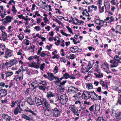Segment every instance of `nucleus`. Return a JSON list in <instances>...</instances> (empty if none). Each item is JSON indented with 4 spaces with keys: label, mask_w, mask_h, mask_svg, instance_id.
<instances>
[{
    "label": "nucleus",
    "mask_w": 121,
    "mask_h": 121,
    "mask_svg": "<svg viewBox=\"0 0 121 121\" xmlns=\"http://www.w3.org/2000/svg\"><path fill=\"white\" fill-rule=\"evenodd\" d=\"M93 95V94H92V92H89L85 91L82 94V97L83 99L87 100V99H89V98L92 99L91 96Z\"/></svg>",
    "instance_id": "1"
},
{
    "label": "nucleus",
    "mask_w": 121,
    "mask_h": 121,
    "mask_svg": "<svg viewBox=\"0 0 121 121\" xmlns=\"http://www.w3.org/2000/svg\"><path fill=\"white\" fill-rule=\"evenodd\" d=\"M119 58H120L118 56L116 55L114 57V59L110 60V62L112 63V64L110 65L111 68L116 67L117 66L119 60Z\"/></svg>",
    "instance_id": "2"
},
{
    "label": "nucleus",
    "mask_w": 121,
    "mask_h": 121,
    "mask_svg": "<svg viewBox=\"0 0 121 121\" xmlns=\"http://www.w3.org/2000/svg\"><path fill=\"white\" fill-rule=\"evenodd\" d=\"M60 98V100L59 98L57 99V101H58L59 100H60L61 104L63 105H64L66 104L68 100V98L66 95L64 94L61 95Z\"/></svg>",
    "instance_id": "3"
},
{
    "label": "nucleus",
    "mask_w": 121,
    "mask_h": 121,
    "mask_svg": "<svg viewBox=\"0 0 121 121\" xmlns=\"http://www.w3.org/2000/svg\"><path fill=\"white\" fill-rule=\"evenodd\" d=\"M53 115L55 117H58L60 115L61 112L60 110H59L56 108L52 109Z\"/></svg>",
    "instance_id": "4"
},
{
    "label": "nucleus",
    "mask_w": 121,
    "mask_h": 121,
    "mask_svg": "<svg viewBox=\"0 0 121 121\" xmlns=\"http://www.w3.org/2000/svg\"><path fill=\"white\" fill-rule=\"evenodd\" d=\"M16 62L15 60H10L9 62H7L5 64V65L7 66L8 67H10L14 64H15Z\"/></svg>",
    "instance_id": "5"
},
{
    "label": "nucleus",
    "mask_w": 121,
    "mask_h": 121,
    "mask_svg": "<svg viewBox=\"0 0 121 121\" xmlns=\"http://www.w3.org/2000/svg\"><path fill=\"white\" fill-rule=\"evenodd\" d=\"M12 18L13 17L10 16H8L4 18V19L5 20L3 22V23L5 25L7 23L10 22H11V20Z\"/></svg>",
    "instance_id": "6"
},
{
    "label": "nucleus",
    "mask_w": 121,
    "mask_h": 121,
    "mask_svg": "<svg viewBox=\"0 0 121 121\" xmlns=\"http://www.w3.org/2000/svg\"><path fill=\"white\" fill-rule=\"evenodd\" d=\"M44 114L45 115L49 116L51 115L52 113V110H51L49 108H46L44 109Z\"/></svg>",
    "instance_id": "7"
},
{
    "label": "nucleus",
    "mask_w": 121,
    "mask_h": 121,
    "mask_svg": "<svg viewBox=\"0 0 121 121\" xmlns=\"http://www.w3.org/2000/svg\"><path fill=\"white\" fill-rule=\"evenodd\" d=\"M5 55L4 57L6 58H7L8 57L11 56L12 55V51L10 50L7 49L5 51Z\"/></svg>",
    "instance_id": "8"
},
{
    "label": "nucleus",
    "mask_w": 121,
    "mask_h": 121,
    "mask_svg": "<svg viewBox=\"0 0 121 121\" xmlns=\"http://www.w3.org/2000/svg\"><path fill=\"white\" fill-rule=\"evenodd\" d=\"M23 110L20 106H17L16 107L14 111V113L15 115L17 114L18 113H21V112Z\"/></svg>",
    "instance_id": "9"
},
{
    "label": "nucleus",
    "mask_w": 121,
    "mask_h": 121,
    "mask_svg": "<svg viewBox=\"0 0 121 121\" xmlns=\"http://www.w3.org/2000/svg\"><path fill=\"white\" fill-rule=\"evenodd\" d=\"M48 78L51 81H52L54 79L55 77L53 74L51 73H48Z\"/></svg>",
    "instance_id": "10"
},
{
    "label": "nucleus",
    "mask_w": 121,
    "mask_h": 121,
    "mask_svg": "<svg viewBox=\"0 0 121 121\" xmlns=\"http://www.w3.org/2000/svg\"><path fill=\"white\" fill-rule=\"evenodd\" d=\"M7 90L5 89H1L0 90V96L2 97L6 95L7 94Z\"/></svg>",
    "instance_id": "11"
},
{
    "label": "nucleus",
    "mask_w": 121,
    "mask_h": 121,
    "mask_svg": "<svg viewBox=\"0 0 121 121\" xmlns=\"http://www.w3.org/2000/svg\"><path fill=\"white\" fill-rule=\"evenodd\" d=\"M28 104L30 105H32L35 104L34 100L31 97H28L27 101Z\"/></svg>",
    "instance_id": "12"
},
{
    "label": "nucleus",
    "mask_w": 121,
    "mask_h": 121,
    "mask_svg": "<svg viewBox=\"0 0 121 121\" xmlns=\"http://www.w3.org/2000/svg\"><path fill=\"white\" fill-rule=\"evenodd\" d=\"M32 87V89H35L39 85V84L38 83V82L36 81L32 82L31 84Z\"/></svg>",
    "instance_id": "13"
},
{
    "label": "nucleus",
    "mask_w": 121,
    "mask_h": 121,
    "mask_svg": "<svg viewBox=\"0 0 121 121\" xmlns=\"http://www.w3.org/2000/svg\"><path fill=\"white\" fill-rule=\"evenodd\" d=\"M39 63L37 64L34 61H33L31 63V64L30 65V67H35V68H39Z\"/></svg>",
    "instance_id": "14"
},
{
    "label": "nucleus",
    "mask_w": 121,
    "mask_h": 121,
    "mask_svg": "<svg viewBox=\"0 0 121 121\" xmlns=\"http://www.w3.org/2000/svg\"><path fill=\"white\" fill-rule=\"evenodd\" d=\"M35 100L36 104H38V105H40L43 104L41 100L39 98L35 97Z\"/></svg>",
    "instance_id": "15"
},
{
    "label": "nucleus",
    "mask_w": 121,
    "mask_h": 121,
    "mask_svg": "<svg viewBox=\"0 0 121 121\" xmlns=\"http://www.w3.org/2000/svg\"><path fill=\"white\" fill-rule=\"evenodd\" d=\"M42 102L43 104V103L46 107V108H49V104H48L47 100L45 99L44 98H43Z\"/></svg>",
    "instance_id": "16"
},
{
    "label": "nucleus",
    "mask_w": 121,
    "mask_h": 121,
    "mask_svg": "<svg viewBox=\"0 0 121 121\" xmlns=\"http://www.w3.org/2000/svg\"><path fill=\"white\" fill-rule=\"evenodd\" d=\"M77 89L73 86H70L69 87L68 91L73 93L74 92L76 91Z\"/></svg>",
    "instance_id": "17"
},
{
    "label": "nucleus",
    "mask_w": 121,
    "mask_h": 121,
    "mask_svg": "<svg viewBox=\"0 0 121 121\" xmlns=\"http://www.w3.org/2000/svg\"><path fill=\"white\" fill-rule=\"evenodd\" d=\"M2 117L6 121L8 120L9 121L10 120V117L6 114H4L2 116Z\"/></svg>",
    "instance_id": "18"
},
{
    "label": "nucleus",
    "mask_w": 121,
    "mask_h": 121,
    "mask_svg": "<svg viewBox=\"0 0 121 121\" xmlns=\"http://www.w3.org/2000/svg\"><path fill=\"white\" fill-rule=\"evenodd\" d=\"M22 117L24 119L29 121L30 120V118L28 116L25 114H23L22 116Z\"/></svg>",
    "instance_id": "19"
},
{
    "label": "nucleus",
    "mask_w": 121,
    "mask_h": 121,
    "mask_svg": "<svg viewBox=\"0 0 121 121\" xmlns=\"http://www.w3.org/2000/svg\"><path fill=\"white\" fill-rule=\"evenodd\" d=\"M47 96L48 98H49L51 97H53L54 96V95L52 92L50 91L48 93Z\"/></svg>",
    "instance_id": "20"
},
{
    "label": "nucleus",
    "mask_w": 121,
    "mask_h": 121,
    "mask_svg": "<svg viewBox=\"0 0 121 121\" xmlns=\"http://www.w3.org/2000/svg\"><path fill=\"white\" fill-rule=\"evenodd\" d=\"M55 80H57L54 81V82L56 83V85L57 84H58L60 83L61 82V81L59 79V78L57 77H55L54 78Z\"/></svg>",
    "instance_id": "21"
},
{
    "label": "nucleus",
    "mask_w": 121,
    "mask_h": 121,
    "mask_svg": "<svg viewBox=\"0 0 121 121\" xmlns=\"http://www.w3.org/2000/svg\"><path fill=\"white\" fill-rule=\"evenodd\" d=\"M63 76L64 78L65 79H67L69 77V74L68 73H65L63 75Z\"/></svg>",
    "instance_id": "22"
},
{
    "label": "nucleus",
    "mask_w": 121,
    "mask_h": 121,
    "mask_svg": "<svg viewBox=\"0 0 121 121\" xmlns=\"http://www.w3.org/2000/svg\"><path fill=\"white\" fill-rule=\"evenodd\" d=\"M86 86L89 89H91L93 88V86L92 84L88 83L86 85Z\"/></svg>",
    "instance_id": "23"
},
{
    "label": "nucleus",
    "mask_w": 121,
    "mask_h": 121,
    "mask_svg": "<svg viewBox=\"0 0 121 121\" xmlns=\"http://www.w3.org/2000/svg\"><path fill=\"white\" fill-rule=\"evenodd\" d=\"M96 71H97L98 73H99V74L96 75V77L98 78L102 77L103 75L102 74V73H100L99 72V70H97V69Z\"/></svg>",
    "instance_id": "24"
},
{
    "label": "nucleus",
    "mask_w": 121,
    "mask_h": 121,
    "mask_svg": "<svg viewBox=\"0 0 121 121\" xmlns=\"http://www.w3.org/2000/svg\"><path fill=\"white\" fill-rule=\"evenodd\" d=\"M117 117L118 119L121 118V112H118L117 114Z\"/></svg>",
    "instance_id": "25"
},
{
    "label": "nucleus",
    "mask_w": 121,
    "mask_h": 121,
    "mask_svg": "<svg viewBox=\"0 0 121 121\" xmlns=\"http://www.w3.org/2000/svg\"><path fill=\"white\" fill-rule=\"evenodd\" d=\"M39 89L40 90H43L44 91L45 90L46 87L45 86H38Z\"/></svg>",
    "instance_id": "26"
},
{
    "label": "nucleus",
    "mask_w": 121,
    "mask_h": 121,
    "mask_svg": "<svg viewBox=\"0 0 121 121\" xmlns=\"http://www.w3.org/2000/svg\"><path fill=\"white\" fill-rule=\"evenodd\" d=\"M71 110L72 111L74 115H76V113L78 111V110L76 111V109H75L74 108H71Z\"/></svg>",
    "instance_id": "27"
},
{
    "label": "nucleus",
    "mask_w": 121,
    "mask_h": 121,
    "mask_svg": "<svg viewBox=\"0 0 121 121\" xmlns=\"http://www.w3.org/2000/svg\"><path fill=\"white\" fill-rule=\"evenodd\" d=\"M16 104L18 105L17 106H20V104L22 101L20 100H18L15 101Z\"/></svg>",
    "instance_id": "28"
},
{
    "label": "nucleus",
    "mask_w": 121,
    "mask_h": 121,
    "mask_svg": "<svg viewBox=\"0 0 121 121\" xmlns=\"http://www.w3.org/2000/svg\"><path fill=\"white\" fill-rule=\"evenodd\" d=\"M6 74L7 77L10 76L13 74V73L12 72H8L5 73Z\"/></svg>",
    "instance_id": "29"
},
{
    "label": "nucleus",
    "mask_w": 121,
    "mask_h": 121,
    "mask_svg": "<svg viewBox=\"0 0 121 121\" xmlns=\"http://www.w3.org/2000/svg\"><path fill=\"white\" fill-rule=\"evenodd\" d=\"M104 121V120L102 117H99L97 120V121Z\"/></svg>",
    "instance_id": "30"
},
{
    "label": "nucleus",
    "mask_w": 121,
    "mask_h": 121,
    "mask_svg": "<svg viewBox=\"0 0 121 121\" xmlns=\"http://www.w3.org/2000/svg\"><path fill=\"white\" fill-rule=\"evenodd\" d=\"M66 28L67 29L69 32L71 33L72 34H73L72 31V30L70 28L69 26H66Z\"/></svg>",
    "instance_id": "31"
},
{
    "label": "nucleus",
    "mask_w": 121,
    "mask_h": 121,
    "mask_svg": "<svg viewBox=\"0 0 121 121\" xmlns=\"http://www.w3.org/2000/svg\"><path fill=\"white\" fill-rule=\"evenodd\" d=\"M16 104L15 101H12L11 103V107L13 108L14 107Z\"/></svg>",
    "instance_id": "32"
},
{
    "label": "nucleus",
    "mask_w": 121,
    "mask_h": 121,
    "mask_svg": "<svg viewBox=\"0 0 121 121\" xmlns=\"http://www.w3.org/2000/svg\"><path fill=\"white\" fill-rule=\"evenodd\" d=\"M35 29L37 31H39L40 30V28L39 26H35Z\"/></svg>",
    "instance_id": "33"
},
{
    "label": "nucleus",
    "mask_w": 121,
    "mask_h": 121,
    "mask_svg": "<svg viewBox=\"0 0 121 121\" xmlns=\"http://www.w3.org/2000/svg\"><path fill=\"white\" fill-rule=\"evenodd\" d=\"M69 78L70 79H75V78L73 76V74H71L70 75H69Z\"/></svg>",
    "instance_id": "34"
},
{
    "label": "nucleus",
    "mask_w": 121,
    "mask_h": 121,
    "mask_svg": "<svg viewBox=\"0 0 121 121\" xmlns=\"http://www.w3.org/2000/svg\"><path fill=\"white\" fill-rule=\"evenodd\" d=\"M80 107L83 110H84L85 108H86V106L84 105H82V104H81L80 106Z\"/></svg>",
    "instance_id": "35"
},
{
    "label": "nucleus",
    "mask_w": 121,
    "mask_h": 121,
    "mask_svg": "<svg viewBox=\"0 0 121 121\" xmlns=\"http://www.w3.org/2000/svg\"><path fill=\"white\" fill-rule=\"evenodd\" d=\"M59 86V89L60 90H61L62 91H64L65 90L64 88L62 86L60 85Z\"/></svg>",
    "instance_id": "36"
},
{
    "label": "nucleus",
    "mask_w": 121,
    "mask_h": 121,
    "mask_svg": "<svg viewBox=\"0 0 121 121\" xmlns=\"http://www.w3.org/2000/svg\"><path fill=\"white\" fill-rule=\"evenodd\" d=\"M29 92V88H27L26 90V91L25 92V94L27 95H28Z\"/></svg>",
    "instance_id": "37"
},
{
    "label": "nucleus",
    "mask_w": 121,
    "mask_h": 121,
    "mask_svg": "<svg viewBox=\"0 0 121 121\" xmlns=\"http://www.w3.org/2000/svg\"><path fill=\"white\" fill-rule=\"evenodd\" d=\"M92 99H94V100H97L99 99L98 98H97V96H92Z\"/></svg>",
    "instance_id": "38"
},
{
    "label": "nucleus",
    "mask_w": 121,
    "mask_h": 121,
    "mask_svg": "<svg viewBox=\"0 0 121 121\" xmlns=\"http://www.w3.org/2000/svg\"><path fill=\"white\" fill-rule=\"evenodd\" d=\"M24 40H26V43H25V44H26V45H28L30 44L29 40L26 39H25Z\"/></svg>",
    "instance_id": "39"
},
{
    "label": "nucleus",
    "mask_w": 121,
    "mask_h": 121,
    "mask_svg": "<svg viewBox=\"0 0 121 121\" xmlns=\"http://www.w3.org/2000/svg\"><path fill=\"white\" fill-rule=\"evenodd\" d=\"M24 36L23 35H20L19 36V39L22 40Z\"/></svg>",
    "instance_id": "40"
},
{
    "label": "nucleus",
    "mask_w": 121,
    "mask_h": 121,
    "mask_svg": "<svg viewBox=\"0 0 121 121\" xmlns=\"http://www.w3.org/2000/svg\"><path fill=\"white\" fill-rule=\"evenodd\" d=\"M104 82L102 81L101 80L100 81V84H101V85L103 87H104L105 86V84L104 83Z\"/></svg>",
    "instance_id": "41"
},
{
    "label": "nucleus",
    "mask_w": 121,
    "mask_h": 121,
    "mask_svg": "<svg viewBox=\"0 0 121 121\" xmlns=\"http://www.w3.org/2000/svg\"><path fill=\"white\" fill-rule=\"evenodd\" d=\"M94 107V105H92V106H91V107H90V108H89V110L91 111H93V109Z\"/></svg>",
    "instance_id": "42"
},
{
    "label": "nucleus",
    "mask_w": 121,
    "mask_h": 121,
    "mask_svg": "<svg viewBox=\"0 0 121 121\" xmlns=\"http://www.w3.org/2000/svg\"><path fill=\"white\" fill-rule=\"evenodd\" d=\"M53 20L56 21L59 24H62L61 22L60 21L58 20L57 19H53Z\"/></svg>",
    "instance_id": "43"
},
{
    "label": "nucleus",
    "mask_w": 121,
    "mask_h": 121,
    "mask_svg": "<svg viewBox=\"0 0 121 121\" xmlns=\"http://www.w3.org/2000/svg\"><path fill=\"white\" fill-rule=\"evenodd\" d=\"M99 20V21H102V22H101V23L102 24H104V23H106V26L107 25V22L104 21H102L101 20H100L99 19H98Z\"/></svg>",
    "instance_id": "44"
},
{
    "label": "nucleus",
    "mask_w": 121,
    "mask_h": 121,
    "mask_svg": "<svg viewBox=\"0 0 121 121\" xmlns=\"http://www.w3.org/2000/svg\"><path fill=\"white\" fill-rule=\"evenodd\" d=\"M58 58V55L55 54L54 55V56L52 57V59H54L55 58Z\"/></svg>",
    "instance_id": "45"
},
{
    "label": "nucleus",
    "mask_w": 121,
    "mask_h": 121,
    "mask_svg": "<svg viewBox=\"0 0 121 121\" xmlns=\"http://www.w3.org/2000/svg\"><path fill=\"white\" fill-rule=\"evenodd\" d=\"M87 100L86 101H85L84 102V104H87V105H89L90 104V102L89 101H87Z\"/></svg>",
    "instance_id": "46"
},
{
    "label": "nucleus",
    "mask_w": 121,
    "mask_h": 121,
    "mask_svg": "<svg viewBox=\"0 0 121 121\" xmlns=\"http://www.w3.org/2000/svg\"><path fill=\"white\" fill-rule=\"evenodd\" d=\"M75 47H77V48H78L77 47V46H74L73 47H71L70 48V51L71 52H73V51L72 49H73L74 50H75L76 49H77V48H75Z\"/></svg>",
    "instance_id": "47"
},
{
    "label": "nucleus",
    "mask_w": 121,
    "mask_h": 121,
    "mask_svg": "<svg viewBox=\"0 0 121 121\" xmlns=\"http://www.w3.org/2000/svg\"><path fill=\"white\" fill-rule=\"evenodd\" d=\"M40 55L41 57H44L46 55V54L43 53V52H42Z\"/></svg>",
    "instance_id": "48"
},
{
    "label": "nucleus",
    "mask_w": 121,
    "mask_h": 121,
    "mask_svg": "<svg viewBox=\"0 0 121 121\" xmlns=\"http://www.w3.org/2000/svg\"><path fill=\"white\" fill-rule=\"evenodd\" d=\"M66 81H67L66 80H65V81H63V82H60V85L62 86L63 85H64L66 83Z\"/></svg>",
    "instance_id": "49"
},
{
    "label": "nucleus",
    "mask_w": 121,
    "mask_h": 121,
    "mask_svg": "<svg viewBox=\"0 0 121 121\" xmlns=\"http://www.w3.org/2000/svg\"><path fill=\"white\" fill-rule=\"evenodd\" d=\"M110 22H112L114 21V18H113V16H111L110 17Z\"/></svg>",
    "instance_id": "50"
},
{
    "label": "nucleus",
    "mask_w": 121,
    "mask_h": 121,
    "mask_svg": "<svg viewBox=\"0 0 121 121\" xmlns=\"http://www.w3.org/2000/svg\"><path fill=\"white\" fill-rule=\"evenodd\" d=\"M29 112H30V113H32V114H33V115L35 116H36V114L35 113H34V112L33 111H32L30 109H29Z\"/></svg>",
    "instance_id": "51"
},
{
    "label": "nucleus",
    "mask_w": 121,
    "mask_h": 121,
    "mask_svg": "<svg viewBox=\"0 0 121 121\" xmlns=\"http://www.w3.org/2000/svg\"><path fill=\"white\" fill-rule=\"evenodd\" d=\"M77 19L76 17H75L74 18H72V20L73 22V23L75 25L77 24V23H75V22L74 21L75 20L77 21Z\"/></svg>",
    "instance_id": "52"
},
{
    "label": "nucleus",
    "mask_w": 121,
    "mask_h": 121,
    "mask_svg": "<svg viewBox=\"0 0 121 121\" xmlns=\"http://www.w3.org/2000/svg\"><path fill=\"white\" fill-rule=\"evenodd\" d=\"M120 27H121L120 26L117 25L116 26V29L117 30L119 31V29H120Z\"/></svg>",
    "instance_id": "53"
},
{
    "label": "nucleus",
    "mask_w": 121,
    "mask_h": 121,
    "mask_svg": "<svg viewBox=\"0 0 121 121\" xmlns=\"http://www.w3.org/2000/svg\"><path fill=\"white\" fill-rule=\"evenodd\" d=\"M104 7L103 6L102 7L101 9H99V11H100V13H102L104 12Z\"/></svg>",
    "instance_id": "54"
},
{
    "label": "nucleus",
    "mask_w": 121,
    "mask_h": 121,
    "mask_svg": "<svg viewBox=\"0 0 121 121\" xmlns=\"http://www.w3.org/2000/svg\"><path fill=\"white\" fill-rule=\"evenodd\" d=\"M42 19L40 18H38L37 19V23H40Z\"/></svg>",
    "instance_id": "55"
},
{
    "label": "nucleus",
    "mask_w": 121,
    "mask_h": 121,
    "mask_svg": "<svg viewBox=\"0 0 121 121\" xmlns=\"http://www.w3.org/2000/svg\"><path fill=\"white\" fill-rule=\"evenodd\" d=\"M1 102L3 104H4V103H7V100L6 99H5L4 100H2L1 101Z\"/></svg>",
    "instance_id": "56"
},
{
    "label": "nucleus",
    "mask_w": 121,
    "mask_h": 121,
    "mask_svg": "<svg viewBox=\"0 0 121 121\" xmlns=\"http://www.w3.org/2000/svg\"><path fill=\"white\" fill-rule=\"evenodd\" d=\"M79 35H80V34L79 33H78L77 35H75V37L74 38L76 39V40L78 38L77 37H78Z\"/></svg>",
    "instance_id": "57"
},
{
    "label": "nucleus",
    "mask_w": 121,
    "mask_h": 121,
    "mask_svg": "<svg viewBox=\"0 0 121 121\" xmlns=\"http://www.w3.org/2000/svg\"><path fill=\"white\" fill-rule=\"evenodd\" d=\"M43 19L45 21L44 22L46 23H47V22H48L49 21L46 17L44 18Z\"/></svg>",
    "instance_id": "58"
},
{
    "label": "nucleus",
    "mask_w": 121,
    "mask_h": 121,
    "mask_svg": "<svg viewBox=\"0 0 121 121\" xmlns=\"http://www.w3.org/2000/svg\"><path fill=\"white\" fill-rule=\"evenodd\" d=\"M35 4H33L32 5V7L31 8V9L32 10H34L35 9Z\"/></svg>",
    "instance_id": "59"
},
{
    "label": "nucleus",
    "mask_w": 121,
    "mask_h": 121,
    "mask_svg": "<svg viewBox=\"0 0 121 121\" xmlns=\"http://www.w3.org/2000/svg\"><path fill=\"white\" fill-rule=\"evenodd\" d=\"M45 65V64L43 63V64H41L40 68H44V66Z\"/></svg>",
    "instance_id": "60"
},
{
    "label": "nucleus",
    "mask_w": 121,
    "mask_h": 121,
    "mask_svg": "<svg viewBox=\"0 0 121 121\" xmlns=\"http://www.w3.org/2000/svg\"><path fill=\"white\" fill-rule=\"evenodd\" d=\"M34 58V57L33 56H31L29 57L28 58V60H31L33 59Z\"/></svg>",
    "instance_id": "61"
},
{
    "label": "nucleus",
    "mask_w": 121,
    "mask_h": 121,
    "mask_svg": "<svg viewBox=\"0 0 121 121\" xmlns=\"http://www.w3.org/2000/svg\"><path fill=\"white\" fill-rule=\"evenodd\" d=\"M40 84H42L43 85H46V82L44 81H41V82L40 83Z\"/></svg>",
    "instance_id": "62"
},
{
    "label": "nucleus",
    "mask_w": 121,
    "mask_h": 121,
    "mask_svg": "<svg viewBox=\"0 0 121 121\" xmlns=\"http://www.w3.org/2000/svg\"><path fill=\"white\" fill-rule=\"evenodd\" d=\"M121 102V99L120 98L118 97V100L117 101V103H119Z\"/></svg>",
    "instance_id": "63"
},
{
    "label": "nucleus",
    "mask_w": 121,
    "mask_h": 121,
    "mask_svg": "<svg viewBox=\"0 0 121 121\" xmlns=\"http://www.w3.org/2000/svg\"><path fill=\"white\" fill-rule=\"evenodd\" d=\"M53 71L56 74L57 72L58 71L57 70V69H54V70H53Z\"/></svg>",
    "instance_id": "64"
}]
</instances>
